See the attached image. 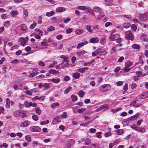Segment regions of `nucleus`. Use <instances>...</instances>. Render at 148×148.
Instances as JSON below:
<instances>
[{"label": "nucleus", "mask_w": 148, "mask_h": 148, "mask_svg": "<svg viewBox=\"0 0 148 148\" xmlns=\"http://www.w3.org/2000/svg\"><path fill=\"white\" fill-rule=\"evenodd\" d=\"M139 115L138 114H136L134 115L131 116L129 119L130 120L133 121L136 119L138 117Z\"/></svg>", "instance_id": "dca6fc26"}, {"label": "nucleus", "mask_w": 148, "mask_h": 148, "mask_svg": "<svg viewBox=\"0 0 148 148\" xmlns=\"http://www.w3.org/2000/svg\"><path fill=\"white\" fill-rule=\"evenodd\" d=\"M148 97V94L143 93L140 95V97L141 99H145L147 98Z\"/></svg>", "instance_id": "393cba45"}, {"label": "nucleus", "mask_w": 148, "mask_h": 148, "mask_svg": "<svg viewBox=\"0 0 148 148\" xmlns=\"http://www.w3.org/2000/svg\"><path fill=\"white\" fill-rule=\"evenodd\" d=\"M36 113L38 115L40 114L41 113V110L39 107H36L35 108Z\"/></svg>", "instance_id": "412c9836"}, {"label": "nucleus", "mask_w": 148, "mask_h": 148, "mask_svg": "<svg viewBox=\"0 0 148 148\" xmlns=\"http://www.w3.org/2000/svg\"><path fill=\"white\" fill-rule=\"evenodd\" d=\"M85 10L86 11L90 13V12L92 10L90 7H88L87 8L86 7V9Z\"/></svg>", "instance_id": "69168bd1"}, {"label": "nucleus", "mask_w": 148, "mask_h": 148, "mask_svg": "<svg viewBox=\"0 0 148 148\" xmlns=\"http://www.w3.org/2000/svg\"><path fill=\"white\" fill-rule=\"evenodd\" d=\"M86 53V52L85 51L83 50L81 51L78 52L77 53V56L78 57H80L82 55H84Z\"/></svg>", "instance_id": "4be33fe9"}, {"label": "nucleus", "mask_w": 148, "mask_h": 148, "mask_svg": "<svg viewBox=\"0 0 148 148\" xmlns=\"http://www.w3.org/2000/svg\"><path fill=\"white\" fill-rule=\"evenodd\" d=\"M137 85L135 83H133L132 84H131V87L132 89L135 88L136 87Z\"/></svg>", "instance_id": "774afa93"}, {"label": "nucleus", "mask_w": 148, "mask_h": 148, "mask_svg": "<svg viewBox=\"0 0 148 148\" xmlns=\"http://www.w3.org/2000/svg\"><path fill=\"white\" fill-rule=\"evenodd\" d=\"M93 11L95 12L100 13L102 12V10L100 8L96 7L93 9Z\"/></svg>", "instance_id": "9d476101"}, {"label": "nucleus", "mask_w": 148, "mask_h": 148, "mask_svg": "<svg viewBox=\"0 0 148 148\" xmlns=\"http://www.w3.org/2000/svg\"><path fill=\"white\" fill-rule=\"evenodd\" d=\"M61 121L60 117L57 116L55 118L53 119L52 121L53 124H56L58 123Z\"/></svg>", "instance_id": "39448f33"}, {"label": "nucleus", "mask_w": 148, "mask_h": 148, "mask_svg": "<svg viewBox=\"0 0 148 148\" xmlns=\"http://www.w3.org/2000/svg\"><path fill=\"white\" fill-rule=\"evenodd\" d=\"M130 25L128 22H125L123 25V27L125 28H127L129 27Z\"/></svg>", "instance_id": "7c9ffc66"}, {"label": "nucleus", "mask_w": 148, "mask_h": 148, "mask_svg": "<svg viewBox=\"0 0 148 148\" xmlns=\"http://www.w3.org/2000/svg\"><path fill=\"white\" fill-rule=\"evenodd\" d=\"M67 116V115L66 114V112H63L61 115V117L63 118H66Z\"/></svg>", "instance_id": "e2e57ef3"}, {"label": "nucleus", "mask_w": 148, "mask_h": 148, "mask_svg": "<svg viewBox=\"0 0 148 148\" xmlns=\"http://www.w3.org/2000/svg\"><path fill=\"white\" fill-rule=\"evenodd\" d=\"M22 53V51L21 50H19L18 51L16 52V55L17 56H19Z\"/></svg>", "instance_id": "0e129e2a"}, {"label": "nucleus", "mask_w": 148, "mask_h": 148, "mask_svg": "<svg viewBox=\"0 0 148 148\" xmlns=\"http://www.w3.org/2000/svg\"><path fill=\"white\" fill-rule=\"evenodd\" d=\"M123 40V39L121 38H119L116 39V41L118 43H121Z\"/></svg>", "instance_id": "3c124183"}, {"label": "nucleus", "mask_w": 148, "mask_h": 148, "mask_svg": "<svg viewBox=\"0 0 148 148\" xmlns=\"http://www.w3.org/2000/svg\"><path fill=\"white\" fill-rule=\"evenodd\" d=\"M125 34L127 36V38L130 40H134V36L130 31L125 32Z\"/></svg>", "instance_id": "f03ea898"}, {"label": "nucleus", "mask_w": 148, "mask_h": 148, "mask_svg": "<svg viewBox=\"0 0 148 148\" xmlns=\"http://www.w3.org/2000/svg\"><path fill=\"white\" fill-rule=\"evenodd\" d=\"M21 28L22 30L25 31L27 29V27L26 25L23 24L21 25Z\"/></svg>", "instance_id": "b1692460"}, {"label": "nucleus", "mask_w": 148, "mask_h": 148, "mask_svg": "<svg viewBox=\"0 0 148 148\" xmlns=\"http://www.w3.org/2000/svg\"><path fill=\"white\" fill-rule=\"evenodd\" d=\"M71 89L72 88L71 87L69 86L65 90L64 93L65 94L68 93L71 90Z\"/></svg>", "instance_id": "c9c22d12"}, {"label": "nucleus", "mask_w": 148, "mask_h": 148, "mask_svg": "<svg viewBox=\"0 0 148 148\" xmlns=\"http://www.w3.org/2000/svg\"><path fill=\"white\" fill-rule=\"evenodd\" d=\"M85 144L87 145H90L91 144V140L90 139L88 138H86L85 140Z\"/></svg>", "instance_id": "2eb2a0df"}, {"label": "nucleus", "mask_w": 148, "mask_h": 148, "mask_svg": "<svg viewBox=\"0 0 148 148\" xmlns=\"http://www.w3.org/2000/svg\"><path fill=\"white\" fill-rule=\"evenodd\" d=\"M73 31V29L72 28H69L66 29V33L67 34H69Z\"/></svg>", "instance_id": "bf43d9fd"}, {"label": "nucleus", "mask_w": 148, "mask_h": 148, "mask_svg": "<svg viewBox=\"0 0 148 148\" xmlns=\"http://www.w3.org/2000/svg\"><path fill=\"white\" fill-rule=\"evenodd\" d=\"M18 14V12L16 10H12L10 12L11 15L12 16H14Z\"/></svg>", "instance_id": "2f4dec72"}, {"label": "nucleus", "mask_w": 148, "mask_h": 148, "mask_svg": "<svg viewBox=\"0 0 148 148\" xmlns=\"http://www.w3.org/2000/svg\"><path fill=\"white\" fill-rule=\"evenodd\" d=\"M65 10V8L64 7H60L56 9V11L58 12H62Z\"/></svg>", "instance_id": "6ab92c4d"}, {"label": "nucleus", "mask_w": 148, "mask_h": 148, "mask_svg": "<svg viewBox=\"0 0 148 148\" xmlns=\"http://www.w3.org/2000/svg\"><path fill=\"white\" fill-rule=\"evenodd\" d=\"M131 27L132 30L135 31L137 29V27L135 24H132L131 26Z\"/></svg>", "instance_id": "4c0bfd02"}, {"label": "nucleus", "mask_w": 148, "mask_h": 148, "mask_svg": "<svg viewBox=\"0 0 148 148\" xmlns=\"http://www.w3.org/2000/svg\"><path fill=\"white\" fill-rule=\"evenodd\" d=\"M31 102H29L27 101H25L24 102V104L26 107H29L32 106Z\"/></svg>", "instance_id": "c85d7f7f"}, {"label": "nucleus", "mask_w": 148, "mask_h": 148, "mask_svg": "<svg viewBox=\"0 0 148 148\" xmlns=\"http://www.w3.org/2000/svg\"><path fill=\"white\" fill-rule=\"evenodd\" d=\"M114 132H115L117 133L119 135H121L123 132V131L122 129L116 130Z\"/></svg>", "instance_id": "cd10ccee"}, {"label": "nucleus", "mask_w": 148, "mask_h": 148, "mask_svg": "<svg viewBox=\"0 0 148 148\" xmlns=\"http://www.w3.org/2000/svg\"><path fill=\"white\" fill-rule=\"evenodd\" d=\"M48 72L50 73L55 74H57L59 73L58 71H57L54 69L50 70L48 71Z\"/></svg>", "instance_id": "a211bd4d"}, {"label": "nucleus", "mask_w": 148, "mask_h": 148, "mask_svg": "<svg viewBox=\"0 0 148 148\" xmlns=\"http://www.w3.org/2000/svg\"><path fill=\"white\" fill-rule=\"evenodd\" d=\"M110 89V86L109 84H105L100 86L99 90L101 92H105L109 90Z\"/></svg>", "instance_id": "f257e3e1"}, {"label": "nucleus", "mask_w": 148, "mask_h": 148, "mask_svg": "<svg viewBox=\"0 0 148 148\" xmlns=\"http://www.w3.org/2000/svg\"><path fill=\"white\" fill-rule=\"evenodd\" d=\"M83 32L82 29H80L75 31V33L77 34H80Z\"/></svg>", "instance_id": "37998d69"}, {"label": "nucleus", "mask_w": 148, "mask_h": 148, "mask_svg": "<svg viewBox=\"0 0 148 148\" xmlns=\"http://www.w3.org/2000/svg\"><path fill=\"white\" fill-rule=\"evenodd\" d=\"M124 57L123 56L120 57L118 60V62H122L124 60Z\"/></svg>", "instance_id": "338daca9"}, {"label": "nucleus", "mask_w": 148, "mask_h": 148, "mask_svg": "<svg viewBox=\"0 0 148 148\" xmlns=\"http://www.w3.org/2000/svg\"><path fill=\"white\" fill-rule=\"evenodd\" d=\"M37 23L34 22L32 24L30 25L29 26V28L31 29H32L34 28L36 25Z\"/></svg>", "instance_id": "a19ab883"}, {"label": "nucleus", "mask_w": 148, "mask_h": 148, "mask_svg": "<svg viewBox=\"0 0 148 148\" xmlns=\"http://www.w3.org/2000/svg\"><path fill=\"white\" fill-rule=\"evenodd\" d=\"M3 25L5 27H8L10 25V22L9 21H7L3 23Z\"/></svg>", "instance_id": "473e14b6"}, {"label": "nucleus", "mask_w": 148, "mask_h": 148, "mask_svg": "<svg viewBox=\"0 0 148 148\" xmlns=\"http://www.w3.org/2000/svg\"><path fill=\"white\" fill-rule=\"evenodd\" d=\"M21 112L20 111H16L13 114L14 116L16 117H18L19 116Z\"/></svg>", "instance_id": "a878e982"}, {"label": "nucleus", "mask_w": 148, "mask_h": 148, "mask_svg": "<svg viewBox=\"0 0 148 148\" xmlns=\"http://www.w3.org/2000/svg\"><path fill=\"white\" fill-rule=\"evenodd\" d=\"M77 9L78 10H85L86 9V7L83 6H79L77 7Z\"/></svg>", "instance_id": "79ce46f5"}, {"label": "nucleus", "mask_w": 148, "mask_h": 148, "mask_svg": "<svg viewBox=\"0 0 148 148\" xmlns=\"http://www.w3.org/2000/svg\"><path fill=\"white\" fill-rule=\"evenodd\" d=\"M84 95V92L83 91H80L79 93V96L80 97H82Z\"/></svg>", "instance_id": "052dcab7"}, {"label": "nucleus", "mask_w": 148, "mask_h": 148, "mask_svg": "<svg viewBox=\"0 0 148 148\" xmlns=\"http://www.w3.org/2000/svg\"><path fill=\"white\" fill-rule=\"evenodd\" d=\"M91 26L90 25H87L86 26V29H87V30L90 33H92V32L93 30L91 29Z\"/></svg>", "instance_id": "58836bf2"}, {"label": "nucleus", "mask_w": 148, "mask_h": 148, "mask_svg": "<svg viewBox=\"0 0 148 148\" xmlns=\"http://www.w3.org/2000/svg\"><path fill=\"white\" fill-rule=\"evenodd\" d=\"M30 130L32 132H38L41 131V129L38 126H32L30 127Z\"/></svg>", "instance_id": "7ed1b4c3"}, {"label": "nucleus", "mask_w": 148, "mask_h": 148, "mask_svg": "<svg viewBox=\"0 0 148 148\" xmlns=\"http://www.w3.org/2000/svg\"><path fill=\"white\" fill-rule=\"evenodd\" d=\"M35 71L33 73L30 74L29 75V77H33L35 76V75L37 73V70L36 69H34Z\"/></svg>", "instance_id": "72a5a7b5"}, {"label": "nucleus", "mask_w": 148, "mask_h": 148, "mask_svg": "<svg viewBox=\"0 0 148 148\" xmlns=\"http://www.w3.org/2000/svg\"><path fill=\"white\" fill-rule=\"evenodd\" d=\"M102 133L101 132H99L97 133L96 134V136L99 138H100L101 137V135Z\"/></svg>", "instance_id": "603ef678"}, {"label": "nucleus", "mask_w": 148, "mask_h": 148, "mask_svg": "<svg viewBox=\"0 0 148 148\" xmlns=\"http://www.w3.org/2000/svg\"><path fill=\"white\" fill-rule=\"evenodd\" d=\"M25 139L28 142H30L31 141V136L29 135L26 136L25 137Z\"/></svg>", "instance_id": "c03bdc74"}, {"label": "nucleus", "mask_w": 148, "mask_h": 148, "mask_svg": "<svg viewBox=\"0 0 148 148\" xmlns=\"http://www.w3.org/2000/svg\"><path fill=\"white\" fill-rule=\"evenodd\" d=\"M115 36L113 34H111L110 36V38L112 40H115Z\"/></svg>", "instance_id": "680f3d73"}, {"label": "nucleus", "mask_w": 148, "mask_h": 148, "mask_svg": "<svg viewBox=\"0 0 148 148\" xmlns=\"http://www.w3.org/2000/svg\"><path fill=\"white\" fill-rule=\"evenodd\" d=\"M41 45L43 46H47L48 45V43L45 39H44L41 43Z\"/></svg>", "instance_id": "f3484780"}, {"label": "nucleus", "mask_w": 148, "mask_h": 148, "mask_svg": "<svg viewBox=\"0 0 148 148\" xmlns=\"http://www.w3.org/2000/svg\"><path fill=\"white\" fill-rule=\"evenodd\" d=\"M137 128L136 131L139 132L143 133L145 132L146 131V130L143 128H142L140 127H138Z\"/></svg>", "instance_id": "ddd939ff"}, {"label": "nucleus", "mask_w": 148, "mask_h": 148, "mask_svg": "<svg viewBox=\"0 0 148 148\" xmlns=\"http://www.w3.org/2000/svg\"><path fill=\"white\" fill-rule=\"evenodd\" d=\"M55 13L53 11H51L50 12H48L46 13V15L48 17L51 16L53 15Z\"/></svg>", "instance_id": "5701e85b"}, {"label": "nucleus", "mask_w": 148, "mask_h": 148, "mask_svg": "<svg viewBox=\"0 0 148 148\" xmlns=\"http://www.w3.org/2000/svg\"><path fill=\"white\" fill-rule=\"evenodd\" d=\"M132 47L134 49H140V46L138 44L135 43L132 45Z\"/></svg>", "instance_id": "bb28decb"}, {"label": "nucleus", "mask_w": 148, "mask_h": 148, "mask_svg": "<svg viewBox=\"0 0 148 148\" xmlns=\"http://www.w3.org/2000/svg\"><path fill=\"white\" fill-rule=\"evenodd\" d=\"M32 118L33 120L37 121L38 120V116L37 115H34L32 116Z\"/></svg>", "instance_id": "8fccbe9b"}, {"label": "nucleus", "mask_w": 148, "mask_h": 148, "mask_svg": "<svg viewBox=\"0 0 148 148\" xmlns=\"http://www.w3.org/2000/svg\"><path fill=\"white\" fill-rule=\"evenodd\" d=\"M132 64V63L129 61H127L125 63V65L126 67H130Z\"/></svg>", "instance_id": "f704fd0d"}, {"label": "nucleus", "mask_w": 148, "mask_h": 148, "mask_svg": "<svg viewBox=\"0 0 148 148\" xmlns=\"http://www.w3.org/2000/svg\"><path fill=\"white\" fill-rule=\"evenodd\" d=\"M73 77L76 79H79L80 77V74L78 72L74 73L73 74Z\"/></svg>", "instance_id": "4468645a"}, {"label": "nucleus", "mask_w": 148, "mask_h": 148, "mask_svg": "<svg viewBox=\"0 0 148 148\" xmlns=\"http://www.w3.org/2000/svg\"><path fill=\"white\" fill-rule=\"evenodd\" d=\"M89 132L91 133H95L96 132V130L95 129L90 128L89 129Z\"/></svg>", "instance_id": "5fc2aeb1"}, {"label": "nucleus", "mask_w": 148, "mask_h": 148, "mask_svg": "<svg viewBox=\"0 0 148 148\" xmlns=\"http://www.w3.org/2000/svg\"><path fill=\"white\" fill-rule=\"evenodd\" d=\"M137 101V99H135L133 101H132L130 103V105L134 106V105H135V104H136Z\"/></svg>", "instance_id": "4d7b16f0"}, {"label": "nucleus", "mask_w": 148, "mask_h": 148, "mask_svg": "<svg viewBox=\"0 0 148 148\" xmlns=\"http://www.w3.org/2000/svg\"><path fill=\"white\" fill-rule=\"evenodd\" d=\"M106 42V40L104 38H103L101 39L100 41V43L102 45H103L105 44Z\"/></svg>", "instance_id": "864d4df0"}, {"label": "nucleus", "mask_w": 148, "mask_h": 148, "mask_svg": "<svg viewBox=\"0 0 148 148\" xmlns=\"http://www.w3.org/2000/svg\"><path fill=\"white\" fill-rule=\"evenodd\" d=\"M18 41L20 42L21 44L23 46L25 45L27 42V41L23 38H20L18 40Z\"/></svg>", "instance_id": "1a4fd4ad"}, {"label": "nucleus", "mask_w": 148, "mask_h": 148, "mask_svg": "<svg viewBox=\"0 0 148 148\" xmlns=\"http://www.w3.org/2000/svg\"><path fill=\"white\" fill-rule=\"evenodd\" d=\"M54 29V27L52 26H50L48 28L47 30L48 31L51 32L53 31Z\"/></svg>", "instance_id": "09e8293b"}, {"label": "nucleus", "mask_w": 148, "mask_h": 148, "mask_svg": "<svg viewBox=\"0 0 148 148\" xmlns=\"http://www.w3.org/2000/svg\"><path fill=\"white\" fill-rule=\"evenodd\" d=\"M10 100L8 98L6 99L5 106L7 108H9L10 107Z\"/></svg>", "instance_id": "aec40b11"}, {"label": "nucleus", "mask_w": 148, "mask_h": 148, "mask_svg": "<svg viewBox=\"0 0 148 148\" xmlns=\"http://www.w3.org/2000/svg\"><path fill=\"white\" fill-rule=\"evenodd\" d=\"M85 110L84 108L79 109L77 110V112L79 113H81L84 112Z\"/></svg>", "instance_id": "de8ad7c7"}, {"label": "nucleus", "mask_w": 148, "mask_h": 148, "mask_svg": "<svg viewBox=\"0 0 148 148\" xmlns=\"http://www.w3.org/2000/svg\"><path fill=\"white\" fill-rule=\"evenodd\" d=\"M109 106L108 104H106L103 105L101 106H100V108L101 109H103L105 108H108Z\"/></svg>", "instance_id": "49530a36"}, {"label": "nucleus", "mask_w": 148, "mask_h": 148, "mask_svg": "<svg viewBox=\"0 0 148 148\" xmlns=\"http://www.w3.org/2000/svg\"><path fill=\"white\" fill-rule=\"evenodd\" d=\"M105 51H102L101 50L100 48H98L95 51V52H96V53L97 54L98 53H104Z\"/></svg>", "instance_id": "a18cd8bd"}, {"label": "nucleus", "mask_w": 148, "mask_h": 148, "mask_svg": "<svg viewBox=\"0 0 148 148\" xmlns=\"http://www.w3.org/2000/svg\"><path fill=\"white\" fill-rule=\"evenodd\" d=\"M124 17L128 19L130 21H132V16L130 15H124Z\"/></svg>", "instance_id": "ea45409f"}, {"label": "nucleus", "mask_w": 148, "mask_h": 148, "mask_svg": "<svg viewBox=\"0 0 148 148\" xmlns=\"http://www.w3.org/2000/svg\"><path fill=\"white\" fill-rule=\"evenodd\" d=\"M72 101L73 102H75L77 99V97L76 96L72 95L71 96Z\"/></svg>", "instance_id": "e433bc0d"}, {"label": "nucleus", "mask_w": 148, "mask_h": 148, "mask_svg": "<svg viewBox=\"0 0 148 148\" xmlns=\"http://www.w3.org/2000/svg\"><path fill=\"white\" fill-rule=\"evenodd\" d=\"M88 69V68L87 67H85L82 68H79L77 69V71L79 72L83 73L85 71L87 70Z\"/></svg>", "instance_id": "9b49d317"}, {"label": "nucleus", "mask_w": 148, "mask_h": 148, "mask_svg": "<svg viewBox=\"0 0 148 148\" xmlns=\"http://www.w3.org/2000/svg\"><path fill=\"white\" fill-rule=\"evenodd\" d=\"M112 25V23L110 22H108L106 23L105 24V26L106 27H107L110 25Z\"/></svg>", "instance_id": "6e6d98bb"}, {"label": "nucleus", "mask_w": 148, "mask_h": 148, "mask_svg": "<svg viewBox=\"0 0 148 148\" xmlns=\"http://www.w3.org/2000/svg\"><path fill=\"white\" fill-rule=\"evenodd\" d=\"M30 124V122L28 121H26L20 124V126L22 127L28 126Z\"/></svg>", "instance_id": "0eeeda50"}, {"label": "nucleus", "mask_w": 148, "mask_h": 148, "mask_svg": "<svg viewBox=\"0 0 148 148\" xmlns=\"http://www.w3.org/2000/svg\"><path fill=\"white\" fill-rule=\"evenodd\" d=\"M139 16L141 21H145L147 19V17L145 14L139 13Z\"/></svg>", "instance_id": "20e7f679"}, {"label": "nucleus", "mask_w": 148, "mask_h": 148, "mask_svg": "<svg viewBox=\"0 0 148 148\" xmlns=\"http://www.w3.org/2000/svg\"><path fill=\"white\" fill-rule=\"evenodd\" d=\"M99 38L97 37H95L91 38L90 42L92 43H97L99 42Z\"/></svg>", "instance_id": "6e6552de"}, {"label": "nucleus", "mask_w": 148, "mask_h": 148, "mask_svg": "<svg viewBox=\"0 0 148 148\" xmlns=\"http://www.w3.org/2000/svg\"><path fill=\"white\" fill-rule=\"evenodd\" d=\"M70 78L68 76H65L64 78V81L66 82H67L69 80Z\"/></svg>", "instance_id": "13d9d810"}, {"label": "nucleus", "mask_w": 148, "mask_h": 148, "mask_svg": "<svg viewBox=\"0 0 148 148\" xmlns=\"http://www.w3.org/2000/svg\"><path fill=\"white\" fill-rule=\"evenodd\" d=\"M60 105L59 103L58 102L54 103L51 104V107L53 108H55L56 106H59Z\"/></svg>", "instance_id": "c756f323"}, {"label": "nucleus", "mask_w": 148, "mask_h": 148, "mask_svg": "<svg viewBox=\"0 0 148 148\" xmlns=\"http://www.w3.org/2000/svg\"><path fill=\"white\" fill-rule=\"evenodd\" d=\"M60 80L59 78H52L51 79H48V82H53L56 84L60 82Z\"/></svg>", "instance_id": "423d86ee"}, {"label": "nucleus", "mask_w": 148, "mask_h": 148, "mask_svg": "<svg viewBox=\"0 0 148 148\" xmlns=\"http://www.w3.org/2000/svg\"><path fill=\"white\" fill-rule=\"evenodd\" d=\"M88 42L87 41L84 42L79 43L78 44L77 48V49H79L80 48L83 46L84 45L86 44Z\"/></svg>", "instance_id": "f8f14e48"}]
</instances>
